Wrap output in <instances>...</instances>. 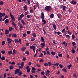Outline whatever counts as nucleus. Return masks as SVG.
Wrapping results in <instances>:
<instances>
[{"mask_svg":"<svg viewBox=\"0 0 78 78\" xmlns=\"http://www.w3.org/2000/svg\"><path fill=\"white\" fill-rule=\"evenodd\" d=\"M42 22H43V24H44V25H45V24H46V21H45V20L42 19Z\"/></svg>","mask_w":78,"mask_h":78,"instance_id":"nucleus-19","label":"nucleus"},{"mask_svg":"<svg viewBox=\"0 0 78 78\" xmlns=\"http://www.w3.org/2000/svg\"><path fill=\"white\" fill-rule=\"evenodd\" d=\"M1 59L2 61H4L5 59V57L4 56H2L1 58Z\"/></svg>","mask_w":78,"mask_h":78,"instance_id":"nucleus-27","label":"nucleus"},{"mask_svg":"<svg viewBox=\"0 0 78 78\" xmlns=\"http://www.w3.org/2000/svg\"><path fill=\"white\" fill-rule=\"evenodd\" d=\"M53 28L56 30V25L54 24L53 25Z\"/></svg>","mask_w":78,"mask_h":78,"instance_id":"nucleus-18","label":"nucleus"},{"mask_svg":"<svg viewBox=\"0 0 78 78\" xmlns=\"http://www.w3.org/2000/svg\"><path fill=\"white\" fill-rule=\"evenodd\" d=\"M59 65V63H55V66H58Z\"/></svg>","mask_w":78,"mask_h":78,"instance_id":"nucleus-58","label":"nucleus"},{"mask_svg":"<svg viewBox=\"0 0 78 78\" xmlns=\"http://www.w3.org/2000/svg\"><path fill=\"white\" fill-rule=\"evenodd\" d=\"M8 53L9 54V55H11V54L12 53V51L11 50L9 51Z\"/></svg>","mask_w":78,"mask_h":78,"instance_id":"nucleus-20","label":"nucleus"},{"mask_svg":"<svg viewBox=\"0 0 78 78\" xmlns=\"http://www.w3.org/2000/svg\"><path fill=\"white\" fill-rule=\"evenodd\" d=\"M35 40L36 38H35L34 37H32L31 38V41H32V42L34 41Z\"/></svg>","mask_w":78,"mask_h":78,"instance_id":"nucleus-12","label":"nucleus"},{"mask_svg":"<svg viewBox=\"0 0 78 78\" xmlns=\"http://www.w3.org/2000/svg\"><path fill=\"white\" fill-rule=\"evenodd\" d=\"M71 52H72V53H76V51H75L73 49H72L71 50Z\"/></svg>","mask_w":78,"mask_h":78,"instance_id":"nucleus-34","label":"nucleus"},{"mask_svg":"<svg viewBox=\"0 0 78 78\" xmlns=\"http://www.w3.org/2000/svg\"><path fill=\"white\" fill-rule=\"evenodd\" d=\"M14 42L15 44H17L18 42H19V41L17 39H15L14 40Z\"/></svg>","mask_w":78,"mask_h":78,"instance_id":"nucleus-10","label":"nucleus"},{"mask_svg":"<svg viewBox=\"0 0 78 78\" xmlns=\"http://www.w3.org/2000/svg\"><path fill=\"white\" fill-rule=\"evenodd\" d=\"M23 8L25 11H27V6L26 5H25L23 7Z\"/></svg>","mask_w":78,"mask_h":78,"instance_id":"nucleus-17","label":"nucleus"},{"mask_svg":"<svg viewBox=\"0 0 78 78\" xmlns=\"http://www.w3.org/2000/svg\"><path fill=\"white\" fill-rule=\"evenodd\" d=\"M41 48H44V46H45V43H42L41 44Z\"/></svg>","mask_w":78,"mask_h":78,"instance_id":"nucleus-8","label":"nucleus"},{"mask_svg":"<svg viewBox=\"0 0 78 78\" xmlns=\"http://www.w3.org/2000/svg\"><path fill=\"white\" fill-rule=\"evenodd\" d=\"M17 36V34H16V33L13 34L12 35V36L13 37H16Z\"/></svg>","mask_w":78,"mask_h":78,"instance_id":"nucleus-11","label":"nucleus"},{"mask_svg":"<svg viewBox=\"0 0 78 78\" xmlns=\"http://www.w3.org/2000/svg\"><path fill=\"white\" fill-rule=\"evenodd\" d=\"M58 55L59 57H62V54H61L60 53H58Z\"/></svg>","mask_w":78,"mask_h":78,"instance_id":"nucleus-47","label":"nucleus"},{"mask_svg":"<svg viewBox=\"0 0 78 78\" xmlns=\"http://www.w3.org/2000/svg\"><path fill=\"white\" fill-rule=\"evenodd\" d=\"M72 44H73V46H75V45H76V43H75V42H73L72 43Z\"/></svg>","mask_w":78,"mask_h":78,"instance_id":"nucleus-46","label":"nucleus"},{"mask_svg":"<svg viewBox=\"0 0 78 78\" xmlns=\"http://www.w3.org/2000/svg\"><path fill=\"white\" fill-rule=\"evenodd\" d=\"M20 69H16L15 71L14 74H17V73H19V72H20Z\"/></svg>","mask_w":78,"mask_h":78,"instance_id":"nucleus-7","label":"nucleus"},{"mask_svg":"<svg viewBox=\"0 0 78 78\" xmlns=\"http://www.w3.org/2000/svg\"><path fill=\"white\" fill-rule=\"evenodd\" d=\"M68 12H69V13H71V10L70 9V8H69V10H68Z\"/></svg>","mask_w":78,"mask_h":78,"instance_id":"nucleus-54","label":"nucleus"},{"mask_svg":"<svg viewBox=\"0 0 78 78\" xmlns=\"http://www.w3.org/2000/svg\"><path fill=\"white\" fill-rule=\"evenodd\" d=\"M63 10L64 11H66V6H63Z\"/></svg>","mask_w":78,"mask_h":78,"instance_id":"nucleus-42","label":"nucleus"},{"mask_svg":"<svg viewBox=\"0 0 78 78\" xmlns=\"http://www.w3.org/2000/svg\"><path fill=\"white\" fill-rule=\"evenodd\" d=\"M29 12H28V11L26 12L24 14V16H27V15L28 14Z\"/></svg>","mask_w":78,"mask_h":78,"instance_id":"nucleus-36","label":"nucleus"},{"mask_svg":"<svg viewBox=\"0 0 78 78\" xmlns=\"http://www.w3.org/2000/svg\"><path fill=\"white\" fill-rule=\"evenodd\" d=\"M59 66L60 68H61V69H62V68H63V67H64L63 65H62V64H60Z\"/></svg>","mask_w":78,"mask_h":78,"instance_id":"nucleus-43","label":"nucleus"},{"mask_svg":"<svg viewBox=\"0 0 78 78\" xmlns=\"http://www.w3.org/2000/svg\"><path fill=\"white\" fill-rule=\"evenodd\" d=\"M22 74V73L21 71H19L18 73V75H20V76H21V75Z\"/></svg>","mask_w":78,"mask_h":78,"instance_id":"nucleus-29","label":"nucleus"},{"mask_svg":"<svg viewBox=\"0 0 78 78\" xmlns=\"http://www.w3.org/2000/svg\"><path fill=\"white\" fill-rule=\"evenodd\" d=\"M13 40L12 39H10L9 38H7V42L8 44H10L12 42Z\"/></svg>","mask_w":78,"mask_h":78,"instance_id":"nucleus-4","label":"nucleus"},{"mask_svg":"<svg viewBox=\"0 0 78 78\" xmlns=\"http://www.w3.org/2000/svg\"><path fill=\"white\" fill-rule=\"evenodd\" d=\"M10 67V70H12V69H14V66L11 65L9 67Z\"/></svg>","mask_w":78,"mask_h":78,"instance_id":"nucleus-25","label":"nucleus"},{"mask_svg":"<svg viewBox=\"0 0 78 78\" xmlns=\"http://www.w3.org/2000/svg\"><path fill=\"white\" fill-rule=\"evenodd\" d=\"M48 66H51V62H48Z\"/></svg>","mask_w":78,"mask_h":78,"instance_id":"nucleus-49","label":"nucleus"},{"mask_svg":"<svg viewBox=\"0 0 78 78\" xmlns=\"http://www.w3.org/2000/svg\"><path fill=\"white\" fill-rule=\"evenodd\" d=\"M32 70H33L34 71H36V68H35L34 67H33L32 68Z\"/></svg>","mask_w":78,"mask_h":78,"instance_id":"nucleus-37","label":"nucleus"},{"mask_svg":"<svg viewBox=\"0 0 78 78\" xmlns=\"http://www.w3.org/2000/svg\"><path fill=\"white\" fill-rule=\"evenodd\" d=\"M21 23H22L23 25H26V24L25 23V22L23 20H22L21 21Z\"/></svg>","mask_w":78,"mask_h":78,"instance_id":"nucleus-13","label":"nucleus"},{"mask_svg":"<svg viewBox=\"0 0 78 78\" xmlns=\"http://www.w3.org/2000/svg\"><path fill=\"white\" fill-rule=\"evenodd\" d=\"M44 65L45 66H48V64L47 63H45L44 64Z\"/></svg>","mask_w":78,"mask_h":78,"instance_id":"nucleus-61","label":"nucleus"},{"mask_svg":"<svg viewBox=\"0 0 78 78\" xmlns=\"http://www.w3.org/2000/svg\"><path fill=\"white\" fill-rule=\"evenodd\" d=\"M12 24L15 27V28L16 30H17V26H16V24L14 23V22L13 21H12Z\"/></svg>","mask_w":78,"mask_h":78,"instance_id":"nucleus-3","label":"nucleus"},{"mask_svg":"<svg viewBox=\"0 0 78 78\" xmlns=\"http://www.w3.org/2000/svg\"><path fill=\"white\" fill-rule=\"evenodd\" d=\"M41 42H44L45 40H44V39L42 37H41Z\"/></svg>","mask_w":78,"mask_h":78,"instance_id":"nucleus-14","label":"nucleus"},{"mask_svg":"<svg viewBox=\"0 0 78 78\" xmlns=\"http://www.w3.org/2000/svg\"><path fill=\"white\" fill-rule=\"evenodd\" d=\"M5 44V41H3L2 43V45H4Z\"/></svg>","mask_w":78,"mask_h":78,"instance_id":"nucleus-38","label":"nucleus"},{"mask_svg":"<svg viewBox=\"0 0 78 78\" xmlns=\"http://www.w3.org/2000/svg\"><path fill=\"white\" fill-rule=\"evenodd\" d=\"M56 42V40H53V43H54V44H55V45H56V42Z\"/></svg>","mask_w":78,"mask_h":78,"instance_id":"nucleus-55","label":"nucleus"},{"mask_svg":"<svg viewBox=\"0 0 78 78\" xmlns=\"http://www.w3.org/2000/svg\"><path fill=\"white\" fill-rule=\"evenodd\" d=\"M32 35L34 37H36V33H35V32H34L32 34Z\"/></svg>","mask_w":78,"mask_h":78,"instance_id":"nucleus-26","label":"nucleus"},{"mask_svg":"<svg viewBox=\"0 0 78 78\" xmlns=\"http://www.w3.org/2000/svg\"><path fill=\"white\" fill-rule=\"evenodd\" d=\"M66 31V29L65 28L63 29L62 30V32L63 33H64Z\"/></svg>","mask_w":78,"mask_h":78,"instance_id":"nucleus-30","label":"nucleus"},{"mask_svg":"<svg viewBox=\"0 0 78 78\" xmlns=\"http://www.w3.org/2000/svg\"><path fill=\"white\" fill-rule=\"evenodd\" d=\"M50 18H52L54 17V14H51L50 15Z\"/></svg>","mask_w":78,"mask_h":78,"instance_id":"nucleus-24","label":"nucleus"},{"mask_svg":"<svg viewBox=\"0 0 78 78\" xmlns=\"http://www.w3.org/2000/svg\"><path fill=\"white\" fill-rule=\"evenodd\" d=\"M9 23V20L8 19H7L5 20V24H8Z\"/></svg>","mask_w":78,"mask_h":78,"instance_id":"nucleus-15","label":"nucleus"},{"mask_svg":"<svg viewBox=\"0 0 78 78\" xmlns=\"http://www.w3.org/2000/svg\"><path fill=\"white\" fill-rule=\"evenodd\" d=\"M30 71V68H29V69H27V72H28L29 73Z\"/></svg>","mask_w":78,"mask_h":78,"instance_id":"nucleus-51","label":"nucleus"},{"mask_svg":"<svg viewBox=\"0 0 78 78\" xmlns=\"http://www.w3.org/2000/svg\"><path fill=\"white\" fill-rule=\"evenodd\" d=\"M25 50H26V47H24L23 48H21V50H22V51H25Z\"/></svg>","mask_w":78,"mask_h":78,"instance_id":"nucleus-22","label":"nucleus"},{"mask_svg":"<svg viewBox=\"0 0 78 78\" xmlns=\"http://www.w3.org/2000/svg\"><path fill=\"white\" fill-rule=\"evenodd\" d=\"M71 3L73 5H75V4H76V0H72Z\"/></svg>","mask_w":78,"mask_h":78,"instance_id":"nucleus-6","label":"nucleus"},{"mask_svg":"<svg viewBox=\"0 0 78 78\" xmlns=\"http://www.w3.org/2000/svg\"><path fill=\"white\" fill-rule=\"evenodd\" d=\"M30 49H31L33 50L34 49H36V47H35L34 46L32 45L30 47Z\"/></svg>","mask_w":78,"mask_h":78,"instance_id":"nucleus-9","label":"nucleus"},{"mask_svg":"<svg viewBox=\"0 0 78 78\" xmlns=\"http://www.w3.org/2000/svg\"><path fill=\"white\" fill-rule=\"evenodd\" d=\"M62 70L65 73H66V72H67V70L65 69V68H63Z\"/></svg>","mask_w":78,"mask_h":78,"instance_id":"nucleus-33","label":"nucleus"},{"mask_svg":"<svg viewBox=\"0 0 78 78\" xmlns=\"http://www.w3.org/2000/svg\"><path fill=\"white\" fill-rule=\"evenodd\" d=\"M30 12L31 13H33V10H30Z\"/></svg>","mask_w":78,"mask_h":78,"instance_id":"nucleus-56","label":"nucleus"},{"mask_svg":"<svg viewBox=\"0 0 78 78\" xmlns=\"http://www.w3.org/2000/svg\"><path fill=\"white\" fill-rule=\"evenodd\" d=\"M19 25H20V28H23V26H22V24L20 23V24H19Z\"/></svg>","mask_w":78,"mask_h":78,"instance_id":"nucleus-41","label":"nucleus"},{"mask_svg":"<svg viewBox=\"0 0 78 78\" xmlns=\"http://www.w3.org/2000/svg\"><path fill=\"white\" fill-rule=\"evenodd\" d=\"M41 19H44V14L42 12L41 13Z\"/></svg>","mask_w":78,"mask_h":78,"instance_id":"nucleus-28","label":"nucleus"},{"mask_svg":"<svg viewBox=\"0 0 78 78\" xmlns=\"http://www.w3.org/2000/svg\"><path fill=\"white\" fill-rule=\"evenodd\" d=\"M25 53L26 54V55H29V54H30L28 51H26Z\"/></svg>","mask_w":78,"mask_h":78,"instance_id":"nucleus-57","label":"nucleus"},{"mask_svg":"<svg viewBox=\"0 0 78 78\" xmlns=\"http://www.w3.org/2000/svg\"><path fill=\"white\" fill-rule=\"evenodd\" d=\"M57 16L58 18H61L62 17V15H61V14H59L57 15Z\"/></svg>","mask_w":78,"mask_h":78,"instance_id":"nucleus-21","label":"nucleus"},{"mask_svg":"<svg viewBox=\"0 0 78 78\" xmlns=\"http://www.w3.org/2000/svg\"><path fill=\"white\" fill-rule=\"evenodd\" d=\"M51 54L52 55H53V56H54V55H55V53L54 52H51Z\"/></svg>","mask_w":78,"mask_h":78,"instance_id":"nucleus-44","label":"nucleus"},{"mask_svg":"<svg viewBox=\"0 0 78 78\" xmlns=\"http://www.w3.org/2000/svg\"><path fill=\"white\" fill-rule=\"evenodd\" d=\"M12 27H9V31H12Z\"/></svg>","mask_w":78,"mask_h":78,"instance_id":"nucleus-40","label":"nucleus"},{"mask_svg":"<svg viewBox=\"0 0 78 78\" xmlns=\"http://www.w3.org/2000/svg\"><path fill=\"white\" fill-rule=\"evenodd\" d=\"M23 37H26V36H27V34H26V33H24L23 34Z\"/></svg>","mask_w":78,"mask_h":78,"instance_id":"nucleus-53","label":"nucleus"},{"mask_svg":"<svg viewBox=\"0 0 78 78\" xmlns=\"http://www.w3.org/2000/svg\"><path fill=\"white\" fill-rule=\"evenodd\" d=\"M5 53V51H1V53L2 54H4Z\"/></svg>","mask_w":78,"mask_h":78,"instance_id":"nucleus-59","label":"nucleus"},{"mask_svg":"<svg viewBox=\"0 0 78 78\" xmlns=\"http://www.w3.org/2000/svg\"><path fill=\"white\" fill-rule=\"evenodd\" d=\"M64 78V75H61L60 78Z\"/></svg>","mask_w":78,"mask_h":78,"instance_id":"nucleus-64","label":"nucleus"},{"mask_svg":"<svg viewBox=\"0 0 78 78\" xmlns=\"http://www.w3.org/2000/svg\"><path fill=\"white\" fill-rule=\"evenodd\" d=\"M26 59H27V58L25 57H24L23 58V61H25L26 60Z\"/></svg>","mask_w":78,"mask_h":78,"instance_id":"nucleus-60","label":"nucleus"},{"mask_svg":"<svg viewBox=\"0 0 78 78\" xmlns=\"http://www.w3.org/2000/svg\"><path fill=\"white\" fill-rule=\"evenodd\" d=\"M24 62H22L21 63V66H24Z\"/></svg>","mask_w":78,"mask_h":78,"instance_id":"nucleus-48","label":"nucleus"},{"mask_svg":"<svg viewBox=\"0 0 78 78\" xmlns=\"http://www.w3.org/2000/svg\"><path fill=\"white\" fill-rule=\"evenodd\" d=\"M72 64H70L67 67H68L69 70H70V68L72 67Z\"/></svg>","mask_w":78,"mask_h":78,"instance_id":"nucleus-16","label":"nucleus"},{"mask_svg":"<svg viewBox=\"0 0 78 78\" xmlns=\"http://www.w3.org/2000/svg\"><path fill=\"white\" fill-rule=\"evenodd\" d=\"M73 76L74 77V78H77V76L75 74H73Z\"/></svg>","mask_w":78,"mask_h":78,"instance_id":"nucleus-32","label":"nucleus"},{"mask_svg":"<svg viewBox=\"0 0 78 78\" xmlns=\"http://www.w3.org/2000/svg\"><path fill=\"white\" fill-rule=\"evenodd\" d=\"M6 73H4V78H6Z\"/></svg>","mask_w":78,"mask_h":78,"instance_id":"nucleus-62","label":"nucleus"},{"mask_svg":"<svg viewBox=\"0 0 78 78\" xmlns=\"http://www.w3.org/2000/svg\"><path fill=\"white\" fill-rule=\"evenodd\" d=\"M43 55L42 53H41L39 55V57H42L43 56Z\"/></svg>","mask_w":78,"mask_h":78,"instance_id":"nucleus-31","label":"nucleus"},{"mask_svg":"<svg viewBox=\"0 0 78 78\" xmlns=\"http://www.w3.org/2000/svg\"><path fill=\"white\" fill-rule=\"evenodd\" d=\"M51 6H47L45 7V10L46 11L48 12V11H50L51 10Z\"/></svg>","mask_w":78,"mask_h":78,"instance_id":"nucleus-1","label":"nucleus"},{"mask_svg":"<svg viewBox=\"0 0 78 78\" xmlns=\"http://www.w3.org/2000/svg\"><path fill=\"white\" fill-rule=\"evenodd\" d=\"M5 34H8L9 33V30H8V29H7L6 30H5Z\"/></svg>","mask_w":78,"mask_h":78,"instance_id":"nucleus-23","label":"nucleus"},{"mask_svg":"<svg viewBox=\"0 0 78 78\" xmlns=\"http://www.w3.org/2000/svg\"><path fill=\"white\" fill-rule=\"evenodd\" d=\"M45 75L46 76H48L50 75V74H49V73H46Z\"/></svg>","mask_w":78,"mask_h":78,"instance_id":"nucleus-52","label":"nucleus"},{"mask_svg":"<svg viewBox=\"0 0 78 78\" xmlns=\"http://www.w3.org/2000/svg\"><path fill=\"white\" fill-rule=\"evenodd\" d=\"M40 74L41 75H45V72L44 71H42L41 72Z\"/></svg>","mask_w":78,"mask_h":78,"instance_id":"nucleus-35","label":"nucleus"},{"mask_svg":"<svg viewBox=\"0 0 78 78\" xmlns=\"http://www.w3.org/2000/svg\"><path fill=\"white\" fill-rule=\"evenodd\" d=\"M24 17V15H23V13L21 14L20 15V17L21 18H22V17Z\"/></svg>","mask_w":78,"mask_h":78,"instance_id":"nucleus-39","label":"nucleus"},{"mask_svg":"<svg viewBox=\"0 0 78 78\" xmlns=\"http://www.w3.org/2000/svg\"><path fill=\"white\" fill-rule=\"evenodd\" d=\"M3 1H1L0 2V5H3Z\"/></svg>","mask_w":78,"mask_h":78,"instance_id":"nucleus-45","label":"nucleus"},{"mask_svg":"<svg viewBox=\"0 0 78 78\" xmlns=\"http://www.w3.org/2000/svg\"><path fill=\"white\" fill-rule=\"evenodd\" d=\"M10 15L12 20H13V21H15V19L14 18V16L13 15H12V14L11 13H10Z\"/></svg>","mask_w":78,"mask_h":78,"instance_id":"nucleus-5","label":"nucleus"},{"mask_svg":"<svg viewBox=\"0 0 78 78\" xmlns=\"http://www.w3.org/2000/svg\"><path fill=\"white\" fill-rule=\"evenodd\" d=\"M75 35H74V34H73L72 35V39H75Z\"/></svg>","mask_w":78,"mask_h":78,"instance_id":"nucleus-50","label":"nucleus"},{"mask_svg":"<svg viewBox=\"0 0 78 78\" xmlns=\"http://www.w3.org/2000/svg\"><path fill=\"white\" fill-rule=\"evenodd\" d=\"M5 15V13H0V22H2L3 20V18H2V17H4Z\"/></svg>","mask_w":78,"mask_h":78,"instance_id":"nucleus-2","label":"nucleus"},{"mask_svg":"<svg viewBox=\"0 0 78 78\" xmlns=\"http://www.w3.org/2000/svg\"><path fill=\"white\" fill-rule=\"evenodd\" d=\"M25 69H26L27 70V69H29V66H27L26 67H25Z\"/></svg>","mask_w":78,"mask_h":78,"instance_id":"nucleus-63","label":"nucleus"}]
</instances>
